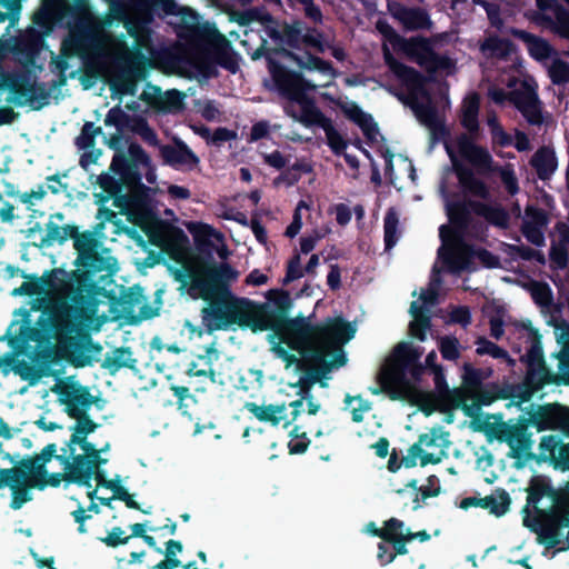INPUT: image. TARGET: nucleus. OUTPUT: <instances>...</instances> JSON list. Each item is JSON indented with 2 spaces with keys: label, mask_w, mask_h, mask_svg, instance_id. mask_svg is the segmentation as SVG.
<instances>
[{
  "label": "nucleus",
  "mask_w": 569,
  "mask_h": 569,
  "mask_svg": "<svg viewBox=\"0 0 569 569\" xmlns=\"http://www.w3.org/2000/svg\"><path fill=\"white\" fill-rule=\"evenodd\" d=\"M193 298L209 302L202 310V325L208 331L231 326L246 327L253 332L271 330L269 341L276 357L286 366L305 369L303 383L319 381L332 368L345 363L342 345L353 338L356 327L340 317L327 319L313 327L306 319L283 320L269 306L254 305L237 298L230 290H212L206 284L193 288Z\"/></svg>",
  "instance_id": "f257e3e1"
},
{
  "label": "nucleus",
  "mask_w": 569,
  "mask_h": 569,
  "mask_svg": "<svg viewBox=\"0 0 569 569\" xmlns=\"http://www.w3.org/2000/svg\"><path fill=\"white\" fill-rule=\"evenodd\" d=\"M110 169L123 176V206L128 218L146 232L151 242L161 248L180 269L176 271L178 280L189 283V293L197 284H206L212 290H228L223 283L234 281L239 272L228 263L213 264L209 259L193 254L189 249L187 236L178 229L159 221L152 211L137 199L136 178L128 171L126 159L117 154Z\"/></svg>",
  "instance_id": "f03ea898"
},
{
  "label": "nucleus",
  "mask_w": 569,
  "mask_h": 569,
  "mask_svg": "<svg viewBox=\"0 0 569 569\" xmlns=\"http://www.w3.org/2000/svg\"><path fill=\"white\" fill-rule=\"evenodd\" d=\"M422 355L419 347L411 342H400L386 360L378 375V389L373 393L385 392L391 399L406 400L430 415L435 410H443L449 406L459 407L465 393H471V385L479 379V373L470 366H463V380L469 385L466 390L449 391L441 367L436 365L437 353L431 351L426 358V365L432 370L437 395L423 391L417 383L416 377L422 370L416 362Z\"/></svg>",
  "instance_id": "7ed1b4c3"
},
{
  "label": "nucleus",
  "mask_w": 569,
  "mask_h": 569,
  "mask_svg": "<svg viewBox=\"0 0 569 569\" xmlns=\"http://www.w3.org/2000/svg\"><path fill=\"white\" fill-rule=\"evenodd\" d=\"M377 27L385 37L383 56L386 63L405 83L408 94L407 102L410 104L420 122L429 127L433 126L437 117L431 100L427 94V83L416 71L398 63L392 58L389 47L403 52L431 71L450 74L455 71V62L448 57L435 54L429 41L426 39H401L388 24L381 21L378 22Z\"/></svg>",
  "instance_id": "20e7f679"
},
{
  "label": "nucleus",
  "mask_w": 569,
  "mask_h": 569,
  "mask_svg": "<svg viewBox=\"0 0 569 569\" xmlns=\"http://www.w3.org/2000/svg\"><path fill=\"white\" fill-rule=\"evenodd\" d=\"M298 63L305 69L318 70L326 78V81L316 84L297 73L272 66L270 70L273 80L287 99L283 106L284 111L293 120L306 127L317 126L322 128L329 147L335 153L339 154L346 149V141L333 128L331 121L321 113L308 97L309 90H315L318 86H327L335 77V72L327 62L315 57H309L306 61L298 60Z\"/></svg>",
  "instance_id": "39448f33"
},
{
  "label": "nucleus",
  "mask_w": 569,
  "mask_h": 569,
  "mask_svg": "<svg viewBox=\"0 0 569 569\" xmlns=\"http://www.w3.org/2000/svg\"><path fill=\"white\" fill-rule=\"evenodd\" d=\"M523 525L543 532L551 540L569 542V481L553 490L543 479L535 480L529 489Z\"/></svg>",
  "instance_id": "423d86ee"
},
{
  "label": "nucleus",
  "mask_w": 569,
  "mask_h": 569,
  "mask_svg": "<svg viewBox=\"0 0 569 569\" xmlns=\"http://www.w3.org/2000/svg\"><path fill=\"white\" fill-rule=\"evenodd\" d=\"M68 487L72 488L76 492L74 500L79 502V508L73 511L77 522L80 523L79 531L84 532L82 522L89 518L87 511L97 509L94 500L107 502L110 497L104 495L109 491L112 497H119L126 501L128 507L136 508V502L127 493L121 486L119 478L107 479L100 470L92 471L90 466H86L82 460H79L68 472Z\"/></svg>",
  "instance_id": "0eeeda50"
},
{
  "label": "nucleus",
  "mask_w": 569,
  "mask_h": 569,
  "mask_svg": "<svg viewBox=\"0 0 569 569\" xmlns=\"http://www.w3.org/2000/svg\"><path fill=\"white\" fill-rule=\"evenodd\" d=\"M56 446H47L41 455L23 465V469L0 470V488L7 486L12 491L11 507L19 509L31 499L30 488L57 486L61 481L59 473L50 471L56 462Z\"/></svg>",
  "instance_id": "6e6552de"
},
{
  "label": "nucleus",
  "mask_w": 569,
  "mask_h": 569,
  "mask_svg": "<svg viewBox=\"0 0 569 569\" xmlns=\"http://www.w3.org/2000/svg\"><path fill=\"white\" fill-rule=\"evenodd\" d=\"M440 192L443 197L447 214L450 226L440 227L441 247L438 251V261L433 267V272L438 273L441 269L457 272L469 267L470 259L475 254L462 241L458 229L460 228V207L449 200V188L447 178L440 184Z\"/></svg>",
  "instance_id": "1a4fd4ad"
},
{
  "label": "nucleus",
  "mask_w": 569,
  "mask_h": 569,
  "mask_svg": "<svg viewBox=\"0 0 569 569\" xmlns=\"http://www.w3.org/2000/svg\"><path fill=\"white\" fill-rule=\"evenodd\" d=\"M71 290L68 274L54 269L40 278H31L12 291L13 296L32 297V308L61 313L67 306V297Z\"/></svg>",
  "instance_id": "9d476101"
},
{
  "label": "nucleus",
  "mask_w": 569,
  "mask_h": 569,
  "mask_svg": "<svg viewBox=\"0 0 569 569\" xmlns=\"http://www.w3.org/2000/svg\"><path fill=\"white\" fill-rule=\"evenodd\" d=\"M502 83L510 89L506 93L502 89L492 88L489 96L497 103L510 100L522 116L532 124L542 122L540 102L537 97V83L535 79L523 73L519 68L513 69L512 74L503 77Z\"/></svg>",
  "instance_id": "9b49d317"
},
{
  "label": "nucleus",
  "mask_w": 569,
  "mask_h": 569,
  "mask_svg": "<svg viewBox=\"0 0 569 569\" xmlns=\"http://www.w3.org/2000/svg\"><path fill=\"white\" fill-rule=\"evenodd\" d=\"M446 150L452 161L458 180L463 190L477 197H486V187L462 168L459 163V157L466 159L473 166L483 168L489 163L490 157L488 152L475 146L471 139L466 136L459 137L456 141L447 142Z\"/></svg>",
  "instance_id": "f8f14e48"
},
{
  "label": "nucleus",
  "mask_w": 569,
  "mask_h": 569,
  "mask_svg": "<svg viewBox=\"0 0 569 569\" xmlns=\"http://www.w3.org/2000/svg\"><path fill=\"white\" fill-rule=\"evenodd\" d=\"M449 446V435L442 428L431 429L421 435L418 441L408 449L401 463L407 468L438 463L447 456Z\"/></svg>",
  "instance_id": "ddd939ff"
},
{
  "label": "nucleus",
  "mask_w": 569,
  "mask_h": 569,
  "mask_svg": "<svg viewBox=\"0 0 569 569\" xmlns=\"http://www.w3.org/2000/svg\"><path fill=\"white\" fill-rule=\"evenodd\" d=\"M74 417L77 419L76 426L72 428L73 432L70 439V452L73 456L72 462H70L64 469V478L68 481V472L72 466L79 460H82L86 466H90L92 471L100 470V465L107 462V459L100 458L99 453L108 450V445L97 450L90 442L86 441V436L96 429V425L82 417Z\"/></svg>",
  "instance_id": "4468645a"
},
{
  "label": "nucleus",
  "mask_w": 569,
  "mask_h": 569,
  "mask_svg": "<svg viewBox=\"0 0 569 569\" xmlns=\"http://www.w3.org/2000/svg\"><path fill=\"white\" fill-rule=\"evenodd\" d=\"M303 400H307L308 413L317 415L320 410V405L311 398H302L286 405H257L247 403L246 408L260 421L269 422L272 426L288 427L301 412Z\"/></svg>",
  "instance_id": "2eb2a0df"
},
{
  "label": "nucleus",
  "mask_w": 569,
  "mask_h": 569,
  "mask_svg": "<svg viewBox=\"0 0 569 569\" xmlns=\"http://www.w3.org/2000/svg\"><path fill=\"white\" fill-rule=\"evenodd\" d=\"M439 290V280L436 276L431 279L429 287L421 290L417 300L410 306V315L412 320L409 325L410 333L423 341L426 339V330L429 327V320L426 312L436 303Z\"/></svg>",
  "instance_id": "dca6fc26"
},
{
  "label": "nucleus",
  "mask_w": 569,
  "mask_h": 569,
  "mask_svg": "<svg viewBox=\"0 0 569 569\" xmlns=\"http://www.w3.org/2000/svg\"><path fill=\"white\" fill-rule=\"evenodd\" d=\"M186 227L192 234L196 248L199 252L204 254L217 253L222 260L228 258L229 251L219 231L202 222H188Z\"/></svg>",
  "instance_id": "f3484780"
},
{
  "label": "nucleus",
  "mask_w": 569,
  "mask_h": 569,
  "mask_svg": "<svg viewBox=\"0 0 569 569\" xmlns=\"http://www.w3.org/2000/svg\"><path fill=\"white\" fill-rule=\"evenodd\" d=\"M51 390L58 395L59 401L66 406L70 417L83 415L91 405L90 395L73 380H61Z\"/></svg>",
  "instance_id": "a211bd4d"
},
{
  "label": "nucleus",
  "mask_w": 569,
  "mask_h": 569,
  "mask_svg": "<svg viewBox=\"0 0 569 569\" xmlns=\"http://www.w3.org/2000/svg\"><path fill=\"white\" fill-rule=\"evenodd\" d=\"M531 423L539 431L560 429L569 433V409L558 406L540 407L531 418Z\"/></svg>",
  "instance_id": "6ab92c4d"
},
{
  "label": "nucleus",
  "mask_w": 569,
  "mask_h": 569,
  "mask_svg": "<svg viewBox=\"0 0 569 569\" xmlns=\"http://www.w3.org/2000/svg\"><path fill=\"white\" fill-rule=\"evenodd\" d=\"M569 6V0H563ZM542 17L549 21L552 29L561 37L569 39V12L555 0H537Z\"/></svg>",
  "instance_id": "aec40b11"
},
{
  "label": "nucleus",
  "mask_w": 569,
  "mask_h": 569,
  "mask_svg": "<svg viewBox=\"0 0 569 569\" xmlns=\"http://www.w3.org/2000/svg\"><path fill=\"white\" fill-rule=\"evenodd\" d=\"M340 106L343 113L360 127L363 134L371 143H378L380 141L381 136L370 114L363 112L355 102L351 101L342 102Z\"/></svg>",
  "instance_id": "412c9836"
},
{
  "label": "nucleus",
  "mask_w": 569,
  "mask_h": 569,
  "mask_svg": "<svg viewBox=\"0 0 569 569\" xmlns=\"http://www.w3.org/2000/svg\"><path fill=\"white\" fill-rule=\"evenodd\" d=\"M539 457L543 461H552L562 469H569V446H560V439L545 436L539 445Z\"/></svg>",
  "instance_id": "4be33fe9"
},
{
  "label": "nucleus",
  "mask_w": 569,
  "mask_h": 569,
  "mask_svg": "<svg viewBox=\"0 0 569 569\" xmlns=\"http://www.w3.org/2000/svg\"><path fill=\"white\" fill-rule=\"evenodd\" d=\"M367 533L377 536L385 541H389V543L396 545V541L400 539L410 538V536L406 532V525L403 521L391 518L385 521L381 528H378L376 523H368L365 528Z\"/></svg>",
  "instance_id": "5701e85b"
},
{
  "label": "nucleus",
  "mask_w": 569,
  "mask_h": 569,
  "mask_svg": "<svg viewBox=\"0 0 569 569\" xmlns=\"http://www.w3.org/2000/svg\"><path fill=\"white\" fill-rule=\"evenodd\" d=\"M546 216L542 211L529 208L526 211L523 220V233L526 238L537 244L543 243V228L546 226Z\"/></svg>",
  "instance_id": "b1692460"
},
{
  "label": "nucleus",
  "mask_w": 569,
  "mask_h": 569,
  "mask_svg": "<svg viewBox=\"0 0 569 569\" xmlns=\"http://www.w3.org/2000/svg\"><path fill=\"white\" fill-rule=\"evenodd\" d=\"M530 357L532 358V361L527 375V385L530 390L527 392V397H530L531 393L539 390L548 379V372L540 361V355L537 347L532 348Z\"/></svg>",
  "instance_id": "393cba45"
},
{
  "label": "nucleus",
  "mask_w": 569,
  "mask_h": 569,
  "mask_svg": "<svg viewBox=\"0 0 569 569\" xmlns=\"http://www.w3.org/2000/svg\"><path fill=\"white\" fill-rule=\"evenodd\" d=\"M61 0H43L40 10L34 16V23L40 30L37 33H46L51 30L57 21Z\"/></svg>",
  "instance_id": "a878e982"
},
{
  "label": "nucleus",
  "mask_w": 569,
  "mask_h": 569,
  "mask_svg": "<svg viewBox=\"0 0 569 569\" xmlns=\"http://www.w3.org/2000/svg\"><path fill=\"white\" fill-rule=\"evenodd\" d=\"M392 14L407 29H421L429 26L428 16L421 10L408 8H392Z\"/></svg>",
  "instance_id": "bb28decb"
},
{
  "label": "nucleus",
  "mask_w": 569,
  "mask_h": 569,
  "mask_svg": "<svg viewBox=\"0 0 569 569\" xmlns=\"http://www.w3.org/2000/svg\"><path fill=\"white\" fill-rule=\"evenodd\" d=\"M74 248L79 252V260L82 266L96 267L92 261L96 254V240L92 234H78L74 238Z\"/></svg>",
  "instance_id": "cd10ccee"
},
{
  "label": "nucleus",
  "mask_w": 569,
  "mask_h": 569,
  "mask_svg": "<svg viewBox=\"0 0 569 569\" xmlns=\"http://www.w3.org/2000/svg\"><path fill=\"white\" fill-rule=\"evenodd\" d=\"M479 98L477 94H469L463 100L461 121L463 127L473 132L478 129Z\"/></svg>",
  "instance_id": "c85d7f7f"
},
{
  "label": "nucleus",
  "mask_w": 569,
  "mask_h": 569,
  "mask_svg": "<svg viewBox=\"0 0 569 569\" xmlns=\"http://www.w3.org/2000/svg\"><path fill=\"white\" fill-rule=\"evenodd\" d=\"M531 162L542 179L549 177L557 167L555 153L549 149L537 151Z\"/></svg>",
  "instance_id": "c756f323"
},
{
  "label": "nucleus",
  "mask_w": 569,
  "mask_h": 569,
  "mask_svg": "<svg viewBox=\"0 0 569 569\" xmlns=\"http://www.w3.org/2000/svg\"><path fill=\"white\" fill-rule=\"evenodd\" d=\"M481 51L488 58H505L513 56V48L511 43L498 38H488L481 44Z\"/></svg>",
  "instance_id": "7c9ffc66"
},
{
  "label": "nucleus",
  "mask_w": 569,
  "mask_h": 569,
  "mask_svg": "<svg viewBox=\"0 0 569 569\" xmlns=\"http://www.w3.org/2000/svg\"><path fill=\"white\" fill-rule=\"evenodd\" d=\"M518 37L525 42L529 53L537 60H545L550 54L549 44L535 36H531L526 32H518Z\"/></svg>",
  "instance_id": "2f4dec72"
},
{
  "label": "nucleus",
  "mask_w": 569,
  "mask_h": 569,
  "mask_svg": "<svg viewBox=\"0 0 569 569\" xmlns=\"http://www.w3.org/2000/svg\"><path fill=\"white\" fill-rule=\"evenodd\" d=\"M218 359L214 350H208L204 356H199L189 366L188 373L190 376H213L212 362Z\"/></svg>",
  "instance_id": "473e14b6"
},
{
  "label": "nucleus",
  "mask_w": 569,
  "mask_h": 569,
  "mask_svg": "<svg viewBox=\"0 0 569 569\" xmlns=\"http://www.w3.org/2000/svg\"><path fill=\"white\" fill-rule=\"evenodd\" d=\"M345 403L355 422L362 421L371 412V403L359 396H346Z\"/></svg>",
  "instance_id": "72a5a7b5"
},
{
  "label": "nucleus",
  "mask_w": 569,
  "mask_h": 569,
  "mask_svg": "<svg viewBox=\"0 0 569 569\" xmlns=\"http://www.w3.org/2000/svg\"><path fill=\"white\" fill-rule=\"evenodd\" d=\"M549 74L556 83L569 81V51L552 60Z\"/></svg>",
  "instance_id": "f704fd0d"
},
{
  "label": "nucleus",
  "mask_w": 569,
  "mask_h": 569,
  "mask_svg": "<svg viewBox=\"0 0 569 569\" xmlns=\"http://www.w3.org/2000/svg\"><path fill=\"white\" fill-rule=\"evenodd\" d=\"M398 223L399 218L396 211L390 210L385 218V241L388 249L392 248L399 238Z\"/></svg>",
  "instance_id": "c9c22d12"
},
{
  "label": "nucleus",
  "mask_w": 569,
  "mask_h": 569,
  "mask_svg": "<svg viewBox=\"0 0 569 569\" xmlns=\"http://www.w3.org/2000/svg\"><path fill=\"white\" fill-rule=\"evenodd\" d=\"M477 353L489 355L496 359H505L509 366L513 365V360L509 358L508 353L503 349L488 340L481 339L478 341Z\"/></svg>",
  "instance_id": "e433bc0d"
},
{
  "label": "nucleus",
  "mask_w": 569,
  "mask_h": 569,
  "mask_svg": "<svg viewBox=\"0 0 569 569\" xmlns=\"http://www.w3.org/2000/svg\"><path fill=\"white\" fill-rule=\"evenodd\" d=\"M439 349L445 359L456 360L460 356L461 346L453 337H442L439 339Z\"/></svg>",
  "instance_id": "4c0bfd02"
},
{
  "label": "nucleus",
  "mask_w": 569,
  "mask_h": 569,
  "mask_svg": "<svg viewBox=\"0 0 569 569\" xmlns=\"http://www.w3.org/2000/svg\"><path fill=\"white\" fill-rule=\"evenodd\" d=\"M129 154L137 164H143L148 168L146 178L148 182L153 183L156 181V173L153 169L150 168L149 157L143 152V150L137 144H131L129 147Z\"/></svg>",
  "instance_id": "58836bf2"
},
{
  "label": "nucleus",
  "mask_w": 569,
  "mask_h": 569,
  "mask_svg": "<svg viewBox=\"0 0 569 569\" xmlns=\"http://www.w3.org/2000/svg\"><path fill=\"white\" fill-rule=\"evenodd\" d=\"M310 440L307 437L306 432L300 431L298 428H295L290 432V440L288 442V448L290 453H302L309 447Z\"/></svg>",
  "instance_id": "ea45409f"
},
{
  "label": "nucleus",
  "mask_w": 569,
  "mask_h": 569,
  "mask_svg": "<svg viewBox=\"0 0 569 569\" xmlns=\"http://www.w3.org/2000/svg\"><path fill=\"white\" fill-rule=\"evenodd\" d=\"M329 232L330 228L328 226H323L320 229L315 230L311 234L303 237L300 241L301 252H310L316 247V243Z\"/></svg>",
  "instance_id": "a19ab883"
},
{
  "label": "nucleus",
  "mask_w": 569,
  "mask_h": 569,
  "mask_svg": "<svg viewBox=\"0 0 569 569\" xmlns=\"http://www.w3.org/2000/svg\"><path fill=\"white\" fill-rule=\"evenodd\" d=\"M531 297L541 307L549 306L551 292L547 284L535 282L530 287Z\"/></svg>",
  "instance_id": "79ce46f5"
},
{
  "label": "nucleus",
  "mask_w": 569,
  "mask_h": 569,
  "mask_svg": "<svg viewBox=\"0 0 569 569\" xmlns=\"http://www.w3.org/2000/svg\"><path fill=\"white\" fill-rule=\"evenodd\" d=\"M479 212L483 214L486 219L497 226L503 227L507 223V214L498 208L483 206L479 209Z\"/></svg>",
  "instance_id": "37998d69"
},
{
  "label": "nucleus",
  "mask_w": 569,
  "mask_h": 569,
  "mask_svg": "<svg viewBox=\"0 0 569 569\" xmlns=\"http://www.w3.org/2000/svg\"><path fill=\"white\" fill-rule=\"evenodd\" d=\"M22 0H0V22L16 17Z\"/></svg>",
  "instance_id": "c03bdc74"
},
{
  "label": "nucleus",
  "mask_w": 569,
  "mask_h": 569,
  "mask_svg": "<svg viewBox=\"0 0 569 569\" xmlns=\"http://www.w3.org/2000/svg\"><path fill=\"white\" fill-rule=\"evenodd\" d=\"M100 131L93 123L88 122L83 126L81 134L77 138V144L80 148H87L91 146L94 136Z\"/></svg>",
  "instance_id": "a18cd8bd"
},
{
  "label": "nucleus",
  "mask_w": 569,
  "mask_h": 569,
  "mask_svg": "<svg viewBox=\"0 0 569 569\" xmlns=\"http://www.w3.org/2000/svg\"><path fill=\"white\" fill-rule=\"evenodd\" d=\"M406 532L410 536V538L400 539L399 541H396L395 549L398 553L405 555L408 552L406 548V543L412 541L413 539H419L420 541H426L430 538L429 533L427 531H419V532H411L409 528L406 527Z\"/></svg>",
  "instance_id": "49530a36"
},
{
  "label": "nucleus",
  "mask_w": 569,
  "mask_h": 569,
  "mask_svg": "<svg viewBox=\"0 0 569 569\" xmlns=\"http://www.w3.org/2000/svg\"><path fill=\"white\" fill-rule=\"evenodd\" d=\"M387 542L388 541L383 540L378 545L377 558L382 566L391 563L396 558V555H399L393 548V546L390 547Z\"/></svg>",
  "instance_id": "de8ad7c7"
},
{
  "label": "nucleus",
  "mask_w": 569,
  "mask_h": 569,
  "mask_svg": "<svg viewBox=\"0 0 569 569\" xmlns=\"http://www.w3.org/2000/svg\"><path fill=\"white\" fill-rule=\"evenodd\" d=\"M99 184L109 196H117L121 191V186L109 173L101 174L99 177Z\"/></svg>",
  "instance_id": "09e8293b"
},
{
  "label": "nucleus",
  "mask_w": 569,
  "mask_h": 569,
  "mask_svg": "<svg viewBox=\"0 0 569 569\" xmlns=\"http://www.w3.org/2000/svg\"><path fill=\"white\" fill-rule=\"evenodd\" d=\"M308 209V206L305 201L299 202L297 206L293 220L290 223V226L287 228L286 234L290 238L297 236L302 227V220H301V210Z\"/></svg>",
  "instance_id": "8fccbe9b"
},
{
  "label": "nucleus",
  "mask_w": 569,
  "mask_h": 569,
  "mask_svg": "<svg viewBox=\"0 0 569 569\" xmlns=\"http://www.w3.org/2000/svg\"><path fill=\"white\" fill-rule=\"evenodd\" d=\"M488 126L491 129L492 139L495 142L500 144L511 143V139L505 133L495 117L488 119Z\"/></svg>",
  "instance_id": "3c124183"
},
{
  "label": "nucleus",
  "mask_w": 569,
  "mask_h": 569,
  "mask_svg": "<svg viewBox=\"0 0 569 569\" xmlns=\"http://www.w3.org/2000/svg\"><path fill=\"white\" fill-rule=\"evenodd\" d=\"M129 537L124 536V531L117 527L110 530L106 538L102 539V541L108 546H118L122 543H127Z\"/></svg>",
  "instance_id": "603ef678"
},
{
  "label": "nucleus",
  "mask_w": 569,
  "mask_h": 569,
  "mask_svg": "<svg viewBox=\"0 0 569 569\" xmlns=\"http://www.w3.org/2000/svg\"><path fill=\"white\" fill-rule=\"evenodd\" d=\"M438 492V481L435 478H429L428 483L419 488V493L416 497V501L419 502V495L421 496V500H425L429 497L437 496Z\"/></svg>",
  "instance_id": "864d4df0"
},
{
  "label": "nucleus",
  "mask_w": 569,
  "mask_h": 569,
  "mask_svg": "<svg viewBox=\"0 0 569 569\" xmlns=\"http://www.w3.org/2000/svg\"><path fill=\"white\" fill-rule=\"evenodd\" d=\"M303 273L305 271L301 267L300 257L295 256L288 264L287 280L292 281L299 279L303 276Z\"/></svg>",
  "instance_id": "5fc2aeb1"
},
{
  "label": "nucleus",
  "mask_w": 569,
  "mask_h": 569,
  "mask_svg": "<svg viewBox=\"0 0 569 569\" xmlns=\"http://www.w3.org/2000/svg\"><path fill=\"white\" fill-rule=\"evenodd\" d=\"M501 180L510 193L517 192V180L513 171L510 168H505L501 170Z\"/></svg>",
  "instance_id": "6e6d98bb"
},
{
  "label": "nucleus",
  "mask_w": 569,
  "mask_h": 569,
  "mask_svg": "<svg viewBox=\"0 0 569 569\" xmlns=\"http://www.w3.org/2000/svg\"><path fill=\"white\" fill-rule=\"evenodd\" d=\"M199 133L207 138H210L214 142L227 141L233 138V133L227 129H218L212 133V136H210L209 130L203 128L199 131Z\"/></svg>",
  "instance_id": "4d7b16f0"
},
{
  "label": "nucleus",
  "mask_w": 569,
  "mask_h": 569,
  "mask_svg": "<svg viewBox=\"0 0 569 569\" xmlns=\"http://www.w3.org/2000/svg\"><path fill=\"white\" fill-rule=\"evenodd\" d=\"M260 23L266 28L268 34L273 39H280L281 32L276 29L274 22L268 14H262L260 18Z\"/></svg>",
  "instance_id": "13d9d810"
},
{
  "label": "nucleus",
  "mask_w": 569,
  "mask_h": 569,
  "mask_svg": "<svg viewBox=\"0 0 569 569\" xmlns=\"http://www.w3.org/2000/svg\"><path fill=\"white\" fill-rule=\"evenodd\" d=\"M469 311L466 308H457L451 312L450 320L452 322L467 325L469 322Z\"/></svg>",
  "instance_id": "bf43d9fd"
},
{
  "label": "nucleus",
  "mask_w": 569,
  "mask_h": 569,
  "mask_svg": "<svg viewBox=\"0 0 569 569\" xmlns=\"http://www.w3.org/2000/svg\"><path fill=\"white\" fill-rule=\"evenodd\" d=\"M247 283L248 284H252V286H261V284H264L267 281H268V277L260 272L259 270H252L247 279H246Z\"/></svg>",
  "instance_id": "052dcab7"
},
{
  "label": "nucleus",
  "mask_w": 569,
  "mask_h": 569,
  "mask_svg": "<svg viewBox=\"0 0 569 569\" xmlns=\"http://www.w3.org/2000/svg\"><path fill=\"white\" fill-rule=\"evenodd\" d=\"M13 371L18 373L23 380H28L31 385L36 383L40 376L33 372L30 368H14Z\"/></svg>",
  "instance_id": "680f3d73"
},
{
  "label": "nucleus",
  "mask_w": 569,
  "mask_h": 569,
  "mask_svg": "<svg viewBox=\"0 0 569 569\" xmlns=\"http://www.w3.org/2000/svg\"><path fill=\"white\" fill-rule=\"evenodd\" d=\"M502 323H503V320H502L501 316H497V317H491L490 318L491 335L496 339H499L502 336V333H503Z\"/></svg>",
  "instance_id": "e2e57ef3"
},
{
  "label": "nucleus",
  "mask_w": 569,
  "mask_h": 569,
  "mask_svg": "<svg viewBox=\"0 0 569 569\" xmlns=\"http://www.w3.org/2000/svg\"><path fill=\"white\" fill-rule=\"evenodd\" d=\"M508 505H509L508 497L505 496V495H501L499 497V502L498 503H493L492 502L491 512H493L497 516H501V515H503L507 511Z\"/></svg>",
  "instance_id": "0e129e2a"
},
{
  "label": "nucleus",
  "mask_w": 569,
  "mask_h": 569,
  "mask_svg": "<svg viewBox=\"0 0 569 569\" xmlns=\"http://www.w3.org/2000/svg\"><path fill=\"white\" fill-rule=\"evenodd\" d=\"M295 1L297 3H300L303 7L307 16H309L310 18H312L315 20L319 19L320 12L316 7H313L311 0H295Z\"/></svg>",
  "instance_id": "69168bd1"
},
{
  "label": "nucleus",
  "mask_w": 569,
  "mask_h": 569,
  "mask_svg": "<svg viewBox=\"0 0 569 569\" xmlns=\"http://www.w3.org/2000/svg\"><path fill=\"white\" fill-rule=\"evenodd\" d=\"M268 130H269V126L267 122L256 123L251 130V139L258 140V139L263 138L268 133Z\"/></svg>",
  "instance_id": "338daca9"
},
{
  "label": "nucleus",
  "mask_w": 569,
  "mask_h": 569,
  "mask_svg": "<svg viewBox=\"0 0 569 569\" xmlns=\"http://www.w3.org/2000/svg\"><path fill=\"white\" fill-rule=\"evenodd\" d=\"M180 566V560L178 558H171L166 555L164 560L160 561L158 565L153 567V569H176Z\"/></svg>",
  "instance_id": "774afa93"
}]
</instances>
